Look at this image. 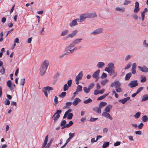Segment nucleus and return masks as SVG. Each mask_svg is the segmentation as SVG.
Returning <instances> with one entry per match:
<instances>
[{
  "label": "nucleus",
  "instance_id": "f257e3e1",
  "mask_svg": "<svg viewBox=\"0 0 148 148\" xmlns=\"http://www.w3.org/2000/svg\"><path fill=\"white\" fill-rule=\"evenodd\" d=\"M49 64V61L47 60H44L43 62L40 69V74L41 75H43L45 73Z\"/></svg>",
  "mask_w": 148,
  "mask_h": 148
},
{
  "label": "nucleus",
  "instance_id": "f03ea898",
  "mask_svg": "<svg viewBox=\"0 0 148 148\" xmlns=\"http://www.w3.org/2000/svg\"><path fill=\"white\" fill-rule=\"evenodd\" d=\"M81 48V46H79L77 47H75L72 49H68L66 50V51H68V50H69V52H66L65 53L63 54H62V55L60 56H59V58L60 59H62L64 58V56L69 54L70 53H72L74 52V51L79 49H80Z\"/></svg>",
  "mask_w": 148,
  "mask_h": 148
},
{
  "label": "nucleus",
  "instance_id": "7ed1b4c3",
  "mask_svg": "<svg viewBox=\"0 0 148 148\" xmlns=\"http://www.w3.org/2000/svg\"><path fill=\"white\" fill-rule=\"evenodd\" d=\"M82 39V38L76 39L69 45L67 48L69 49H71L73 47L76 45L80 43Z\"/></svg>",
  "mask_w": 148,
  "mask_h": 148
},
{
  "label": "nucleus",
  "instance_id": "20e7f679",
  "mask_svg": "<svg viewBox=\"0 0 148 148\" xmlns=\"http://www.w3.org/2000/svg\"><path fill=\"white\" fill-rule=\"evenodd\" d=\"M53 90V88L52 87L48 86L44 87L42 89V91L44 93L45 96L46 97H47V93H50V91Z\"/></svg>",
  "mask_w": 148,
  "mask_h": 148
},
{
  "label": "nucleus",
  "instance_id": "39448f33",
  "mask_svg": "<svg viewBox=\"0 0 148 148\" xmlns=\"http://www.w3.org/2000/svg\"><path fill=\"white\" fill-rule=\"evenodd\" d=\"M61 110H58L53 115L52 118L55 121H56L60 117V114L61 113Z\"/></svg>",
  "mask_w": 148,
  "mask_h": 148
},
{
  "label": "nucleus",
  "instance_id": "423d86ee",
  "mask_svg": "<svg viewBox=\"0 0 148 148\" xmlns=\"http://www.w3.org/2000/svg\"><path fill=\"white\" fill-rule=\"evenodd\" d=\"M121 84L118 80L114 81L113 82L111 85L110 87H113L114 86L115 88L120 87Z\"/></svg>",
  "mask_w": 148,
  "mask_h": 148
},
{
  "label": "nucleus",
  "instance_id": "0eeeda50",
  "mask_svg": "<svg viewBox=\"0 0 148 148\" xmlns=\"http://www.w3.org/2000/svg\"><path fill=\"white\" fill-rule=\"evenodd\" d=\"M138 84L136 80L131 81L129 84L128 86L130 88H133L138 86Z\"/></svg>",
  "mask_w": 148,
  "mask_h": 148
},
{
  "label": "nucleus",
  "instance_id": "6e6552de",
  "mask_svg": "<svg viewBox=\"0 0 148 148\" xmlns=\"http://www.w3.org/2000/svg\"><path fill=\"white\" fill-rule=\"evenodd\" d=\"M103 31V29L102 28H100L98 29L93 32H92L91 33V34H93L94 35H97L98 34H100Z\"/></svg>",
  "mask_w": 148,
  "mask_h": 148
},
{
  "label": "nucleus",
  "instance_id": "1a4fd4ad",
  "mask_svg": "<svg viewBox=\"0 0 148 148\" xmlns=\"http://www.w3.org/2000/svg\"><path fill=\"white\" fill-rule=\"evenodd\" d=\"M100 72V70H98L94 72L92 75V76L93 78L96 79V82L98 81L99 78V74Z\"/></svg>",
  "mask_w": 148,
  "mask_h": 148
},
{
  "label": "nucleus",
  "instance_id": "9d476101",
  "mask_svg": "<svg viewBox=\"0 0 148 148\" xmlns=\"http://www.w3.org/2000/svg\"><path fill=\"white\" fill-rule=\"evenodd\" d=\"M105 71L109 73L110 75L114 74V75L112 77V78L115 77L117 75V72H115L114 69L107 70V71Z\"/></svg>",
  "mask_w": 148,
  "mask_h": 148
},
{
  "label": "nucleus",
  "instance_id": "9b49d317",
  "mask_svg": "<svg viewBox=\"0 0 148 148\" xmlns=\"http://www.w3.org/2000/svg\"><path fill=\"white\" fill-rule=\"evenodd\" d=\"M109 113L106 112H103L102 113V116L104 117L108 118L111 120H112L113 119L112 117L110 116Z\"/></svg>",
  "mask_w": 148,
  "mask_h": 148
},
{
  "label": "nucleus",
  "instance_id": "f8f14e48",
  "mask_svg": "<svg viewBox=\"0 0 148 148\" xmlns=\"http://www.w3.org/2000/svg\"><path fill=\"white\" fill-rule=\"evenodd\" d=\"M138 67L139 69L142 72L146 73L148 72V68H147L146 66L141 67L139 66Z\"/></svg>",
  "mask_w": 148,
  "mask_h": 148
},
{
  "label": "nucleus",
  "instance_id": "ddd939ff",
  "mask_svg": "<svg viewBox=\"0 0 148 148\" xmlns=\"http://www.w3.org/2000/svg\"><path fill=\"white\" fill-rule=\"evenodd\" d=\"M86 15L87 16L88 18H92L97 17L96 13L95 12L86 13Z\"/></svg>",
  "mask_w": 148,
  "mask_h": 148
},
{
  "label": "nucleus",
  "instance_id": "4468645a",
  "mask_svg": "<svg viewBox=\"0 0 148 148\" xmlns=\"http://www.w3.org/2000/svg\"><path fill=\"white\" fill-rule=\"evenodd\" d=\"M114 69V64L112 63H109L108 65V67H106L105 69V71H107V70Z\"/></svg>",
  "mask_w": 148,
  "mask_h": 148
},
{
  "label": "nucleus",
  "instance_id": "2eb2a0df",
  "mask_svg": "<svg viewBox=\"0 0 148 148\" xmlns=\"http://www.w3.org/2000/svg\"><path fill=\"white\" fill-rule=\"evenodd\" d=\"M112 108V106L111 105L107 106L104 109V111L105 112H110L111 109Z\"/></svg>",
  "mask_w": 148,
  "mask_h": 148
},
{
  "label": "nucleus",
  "instance_id": "dca6fc26",
  "mask_svg": "<svg viewBox=\"0 0 148 148\" xmlns=\"http://www.w3.org/2000/svg\"><path fill=\"white\" fill-rule=\"evenodd\" d=\"M83 77V72L81 71L76 76L75 79L80 80L82 79Z\"/></svg>",
  "mask_w": 148,
  "mask_h": 148
},
{
  "label": "nucleus",
  "instance_id": "f3484780",
  "mask_svg": "<svg viewBox=\"0 0 148 148\" xmlns=\"http://www.w3.org/2000/svg\"><path fill=\"white\" fill-rule=\"evenodd\" d=\"M81 101V100L78 98H76L73 102L72 104L74 106H76L77 105L78 103Z\"/></svg>",
  "mask_w": 148,
  "mask_h": 148
},
{
  "label": "nucleus",
  "instance_id": "a211bd4d",
  "mask_svg": "<svg viewBox=\"0 0 148 148\" xmlns=\"http://www.w3.org/2000/svg\"><path fill=\"white\" fill-rule=\"evenodd\" d=\"M77 25V20L76 19H74L69 24L70 26L71 27Z\"/></svg>",
  "mask_w": 148,
  "mask_h": 148
},
{
  "label": "nucleus",
  "instance_id": "6ab92c4d",
  "mask_svg": "<svg viewBox=\"0 0 148 148\" xmlns=\"http://www.w3.org/2000/svg\"><path fill=\"white\" fill-rule=\"evenodd\" d=\"M130 99V97H128L127 98H125L123 99L119 100V102L121 103L122 104H124L127 101L129 100Z\"/></svg>",
  "mask_w": 148,
  "mask_h": 148
},
{
  "label": "nucleus",
  "instance_id": "aec40b11",
  "mask_svg": "<svg viewBox=\"0 0 148 148\" xmlns=\"http://www.w3.org/2000/svg\"><path fill=\"white\" fill-rule=\"evenodd\" d=\"M92 110L96 113L100 114L101 113V110L100 108L98 107H95L92 108Z\"/></svg>",
  "mask_w": 148,
  "mask_h": 148
},
{
  "label": "nucleus",
  "instance_id": "412c9836",
  "mask_svg": "<svg viewBox=\"0 0 148 148\" xmlns=\"http://www.w3.org/2000/svg\"><path fill=\"white\" fill-rule=\"evenodd\" d=\"M48 135L47 136L45 139L42 145V147L43 148H44L46 146L48 141Z\"/></svg>",
  "mask_w": 148,
  "mask_h": 148
},
{
  "label": "nucleus",
  "instance_id": "4be33fe9",
  "mask_svg": "<svg viewBox=\"0 0 148 148\" xmlns=\"http://www.w3.org/2000/svg\"><path fill=\"white\" fill-rule=\"evenodd\" d=\"M107 105V103L106 102H101L99 105V107L101 109Z\"/></svg>",
  "mask_w": 148,
  "mask_h": 148
},
{
  "label": "nucleus",
  "instance_id": "5701e85b",
  "mask_svg": "<svg viewBox=\"0 0 148 148\" xmlns=\"http://www.w3.org/2000/svg\"><path fill=\"white\" fill-rule=\"evenodd\" d=\"M105 63L102 62H99L97 64V66L99 68H102L105 65Z\"/></svg>",
  "mask_w": 148,
  "mask_h": 148
},
{
  "label": "nucleus",
  "instance_id": "b1692460",
  "mask_svg": "<svg viewBox=\"0 0 148 148\" xmlns=\"http://www.w3.org/2000/svg\"><path fill=\"white\" fill-rule=\"evenodd\" d=\"M87 16L86 15V13L85 14L82 16H80V21L82 22L86 18H88Z\"/></svg>",
  "mask_w": 148,
  "mask_h": 148
},
{
  "label": "nucleus",
  "instance_id": "393cba45",
  "mask_svg": "<svg viewBox=\"0 0 148 148\" xmlns=\"http://www.w3.org/2000/svg\"><path fill=\"white\" fill-rule=\"evenodd\" d=\"M115 10L116 11H119L120 12H123L125 11V9L124 8L121 7H116L115 8Z\"/></svg>",
  "mask_w": 148,
  "mask_h": 148
},
{
  "label": "nucleus",
  "instance_id": "a878e982",
  "mask_svg": "<svg viewBox=\"0 0 148 148\" xmlns=\"http://www.w3.org/2000/svg\"><path fill=\"white\" fill-rule=\"evenodd\" d=\"M148 99V94H146L143 95L141 100L142 101H144Z\"/></svg>",
  "mask_w": 148,
  "mask_h": 148
},
{
  "label": "nucleus",
  "instance_id": "bb28decb",
  "mask_svg": "<svg viewBox=\"0 0 148 148\" xmlns=\"http://www.w3.org/2000/svg\"><path fill=\"white\" fill-rule=\"evenodd\" d=\"M69 32V31L68 30H66L63 31L61 35V36H64L65 35L67 34Z\"/></svg>",
  "mask_w": 148,
  "mask_h": 148
},
{
  "label": "nucleus",
  "instance_id": "cd10ccee",
  "mask_svg": "<svg viewBox=\"0 0 148 148\" xmlns=\"http://www.w3.org/2000/svg\"><path fill=\"white\" fill-rule=\"evenodd\" d=\"M77 92H81L82 90V87L79 85L77 86L76 89Z\"/></svg>",
  "mask_w": 148,
  "mask_h": 148
},
{
  "label": "nucleus",
  "instance_id": "c85d7f7f",
  "mask_svg": "<svg viewBox=\"0 0 148 148\" xmlns=\"http://www.w3.org/2000/svg\"><path fill=\"white\" fill-rule=\"evenodd\" d=\"M83 90L86 93H88L90 92V89L88 88H87L86 87H84L83 88Z\"/></svg>",
  "mask_w": 148,
  "mask_h": 148
},
{
  "label": "nucleus",
  "instance_id": "c756f323",
  "mask_svg": "<svg viewBox=\"0 0 148 148\" xmlns=\"http://www.w3.org/2000/svg\"><path fill=\"white\" fill-rule=\"evenodd\" d=\"M131 75H132L131 73H127V74L125 77V80H129L130 79V77L131 76Z\"/></svg>",
  "mask_w": 148,
  "mask_h": 148
},
{
  "label": "nucleus",
  "instance_id": "7c9ffc66",
  "mask_svg": "<svg viewBox=\"0 0 148 148\" xmlns=\"http://www.w3.org/2000/svg\"><path fill=\"white\" fill-rule=\"evenodd\" d=\"M109 145V142H105L103 144L102 146L103 148H106Z\"/></svg>",
  "mask_w": 148,
  "mask_h": 148
},
{
  "label": "nucleus",
  "instance_id": "2f4dec72",
  "mask_svg": "<svg viewBox=\"0 0 148 148\" xmlns=\"http://www.w3.org/2000/svg\"><path fill=\"white\" fill-rule=\"evenodd\" d=\"M92 101V100L91 99L89 98L86 100L84 101L83 102L84 103L87 104L91 102Z\"/></svg>",
  "mask_w": 148,
  "mask_h": 148
},
{
  "label": "nucleus",
  "instance_id": "473e14b6",
  "mask_svg": "<svg viewBox=\"0 0 148 148\" xmlns=\"http://www.w3.org/2000/svg\"><path fill=\"white\" fill-rule=\"evenodd\" d=\"M108 79H105L104 80L101 81V84L103 85L104 86L106 83L108 82Z\"/></svg>",
  "mask_w": 148,
  "mask_h": 148
},
{
  "label": "nucleus",
  "instance_id": "72a5a7b5",
  "mask_svg": "<svg viewBox=\"0 0 148 148\" xmlns=\"http://www.w3.org/2000/svg\"><path fill=\"white\" fill-rule=\"evenodd\" d=\"M75 36L74 35H73L72 33L68 34L67 36L65 37V38L64 39V40L66 39L69 37H70L71 38H72Z\"/></svg>",
  "mask_w": 148,
  "mask_h": 148
},
{
  "label": "nucleus",
  "instance_id": "f704fd0d",
  "mask_svg": "<svg viewBox=\"0 0 148 148\" xmlns=\"http://www.w3.org/2000/svg\"><path fill=\"white\" fill-rule=\"evenodd\" d=\"M141 79L140 80V82H145L146 80V78L144 76H142L141 77Z\"/></svg>",
  "mask_w": 148,
  "mask_h": 148
},
{
  "label": "nucleus",
  "instance_id": "c9c22d12",
  "mask_svg": "<svg viewBox=\"0 0 148 148\" xmlns=\"http://www.w3.org/2000/svg\"><path fill=\"white\" fill-rule=\"evenodd\" d=\"M66 95V92H62L60 94L59 96V97L62 98L64 97Z\"/></svg>",
  "mask_w": 148,
  "mask_h": 148
},
{
  "label": "nucleus",
  "instance_id": "e433bc0d",
  "mask_svg": "<svg viewBox=\"0 0 148 148\" xmlns=\"http://www.w3.org/2000/svg\"><path fill=\"white\" fill-rule=\"evenodd\" d=\"M132 56V55H127L125 57V60L126 61H127L130 59Z\"/></svg>",
  "mask_w": 148,
  "mask_h": 148
},
{
  "label": "nucleus",
  "instance_id": "4c0bfd02",
  "mask_svg": "<svg viewBox=\"0 0 148 148\" xmlns=\"http://www.w3.org/2000/svg\"><path fill=\"white\" fill-rule=\"evenodd\" d=\"M58 103V98L57 97L55 96L54 99V104L55 105H56Z\"/></svg>",
  "mask_w": 148,
  "mask_h": 148
},
{
  "label": "nucleus",
  "instance_id": "58836bf2",
  "mask_svg": "<svg viewBox=\"0 0 148 148\" xmlns=\"http://www.w3.org/2000/svg\"><path fill=\"white\" fill-rule=\"evenodd\" d=\"M142 120L144 122L147 121L148 120V118L147 116L145 115L142 117Z\"/></svg>",
  "mask_w": 148,
  "mask_h": 148
},
{
  "label": "nucleus",
  "instance_id": "ea45409f",
  "mask_svg": "<svg viewBox=\"0 0 148 148\" xmlns=\"http://www.w3.org/2000/svg\"><path fill=\"white\" fill-rule=\"evenodd\" d=\"M25 78H22L21 79V82H20V84L21 85L23 86L25 83Z\"/></svg>",
  "mask_w": 148,
  "mask_h": 148
},
{
  "label": "nucleus",
  "instance_id": "a19ab883",
  "mask_svg": "<svg viewBox=\"0 0 148 148\" xmlns=\"http://www.w3.org/2000/svg\"><path fill=\"white\" fill-rule=\"evenodd\" d=\"M69 86L67 85L66 84H65L63 87V90L64 91H66L69 88Z\"/></svg>",
  "mask_w": 148,
  "mask_h": 148
},
{
  "label": "nucleus",
  "instance_id": "79ce46f5",
  "mask_svg": "<svg viewBox=\"0 0 148 148\" xmlns=\"http://www.w3.org/2000/svg\"><path fill=\"white\" fill-rule=\"evenodd\" d=\"M140 112H138L136 113L134 116L136 119L138 118L140 116Z\"/></svg>",
  "mask_w": 148,
  "mask_h": 148
},
{
  "label": "nucleus",
  "instance_id": "37998d69",
  "mask_svg": "<svg viewBox=\"0 0 148 148\" xmlns=\"http://www.w3.org/2000/svg\"><path fill=\"white\" fill-rule=\"evenodd\" d=\"M131 66V62L128 63L127 66L125 67L124 69L126 70L130 68Z\"/></svg>",
  "mask_w": 148,
  "mask_h": 148
},
{
  "label": "nucleus",
  "instance_id": "c03bdc74",
  "mask_svg": "<svg viewBox=\"0 0 148 148\" xmlns=\"http://www.w3.org/2000/svg\"><path fill=\"white\" fill-rule=\"evenodd\" d=\"M73 124V122L72 121H70L69 122V123L66 124V127H70Z\"/></svg>",
  "mask_w": 148,
  "mask_h": 148
},
{
  "label": "nucleus",
  "instance_id": "a18cd8bd",
  "mask_svg": "<svg viewBox=\"0 0 148 148\" xmlns=\"http://www.w3.org/2000/svg\"><path fill=\"white\" fill-rule=\"evenodd\" d=\"M7 86L10 88L11 86L12 82L11 80H9L7 82Z\"/></svg>",
  "mask_w": 148,
  "mask_h": 148
},
{
  "label": "nucleus",
  "instance_id": "49530a36",
  "mask_svg": "<svg viewBox=\"0 0 148 148\" xmlns=\"http://www.w3.org/2000/svg\"><path fill=\"white\" fill-rule=\"evenodd\" d=\"M73 116V114L72 113H69L67 116V119H72Z\"/></svg>",
  "mask_w": 148,
  "mask_h": 148
},
{
  "label": "nucleus",
  "instance_id": "de8ad7c7",
  "mask_svg": "<svg viewBox=\"0 0 148 148\" xmlns=\"http://www.w3.org/2000/svg\"><path fill=\"white\" fill-rule=\"evenodd\" d=\"M146 40H145L143 42V45L145 47L148 48V44L146 43Z\"/></svg>",
  "mask_w": 148,
  "mask_h": 148
},
{
  "label": "nucleus",
  "instance_id": "09e8293b",
  "mask_svg": "<svg viewBox=\"0 0 148 148\" xmlns=\"http://www.w3.org/2000/svg\"><path fill=\"white\" fill-rule=\"evenodd\" d=\"M75 135V133H70L69 134V136L70 138L71 139L73 138L74 137Z\"/></svg>",
  "mask_w": 148,
  "mask_h": 148
},
{
  "label": "nucleus",
  "instance_id": "8fccbe9b",
  "mask_svg": "<svg viewBox=\"0 0 148 148\" xmlns=\"http://www.w3.org/2000/svg\"><path fill=\"white\" fill-rule=\"evenodd\" d=\"M72 80L71 79L70 80H69L67 82V83L68 84V86L69 87H70L71 86L72 83Z\"/></svg>",
  "mask_w": 148,
  "mask_h": 148
},
{
  "label": "nucleus",
  "instance_id": "3c124183",
  "mask_svg": "<svg viewBox=\"0 0 148 148\" xmlns=\"http://www.w3.org/2000/svg\"><path fill=\"white\" fill-rule=\"evenodd\" d=\"M107 76V74H106L104 73H103L102 74V75L101 77V78L102 79H103V78H105Z\"/></svg>",
  "mask_w": 148,
  "mask_h": 148
},
{
  "label": "nucleus",
  "instance_id": "603ef678",
  "mask_svg": "<svg viewBox=\"0 0 148 148\" xmlns=\"http://www.w3.org/2000/svg\"><path fill=\"white\" fill-rule=\"evenodd\" d=\"M94 86V84L93 83H92L89 85L88 86V88L90 90Z\"/></svg>",
  "mask_w": 148,
  "mask_h": 148
},
{
  "label": "nucleus",
  "instance_id": "864d4df0",
  "mask_svg": "<svg viewBox=\"0 0 148 148\" xmlns=\"http://www.w3.org/2000/svg\"><path fill=\"white\" fill-rule=\"evenodd\" d=\"M115 90L116 91L118 92H120L122 91L121 88L120 87L115 88Z\"/></svg>",
  "mask_w": 148,
  "mask_h": 148
},
{
  "label": "nucleus",
  "instance_id": "5fc2aeb1",
  "mask_svg": "<svg viewBox=\"0 0 148 148\" xmlns=\"http://www.w3.org/2000/svg\"><path fill=\"white\" fill-rule=\"evenodd\" d=\"M143 87H141L139 88L136 91L137 93H139L143 89Z\"/></svg>",
  "mask_w": 148,
  "mask_h": 148
},
{
  "label": "nucleus",
  "instance_id": "6e6d98bb",
  "mask_svg": "<svg viewBox=\"0 0 148 148\" xmlns=\"http://www.w3.org/2000/svg\"><path fill=\"white\" fill-rule=\"evenodd\" d=\"M4 102L5 105H9L10 103V101L8 99H6V101H5Z\"/></svg>",
  "mask_w": 148,
  "mask_h": 148
},
{
  "label": "nucleus",
  "instance_id": "4d7b16f0",
  "mask_svg": "<svg viewBox=\"0 0 148 148\" xmlns=\"http://www.w3.org/2000/svg\"><path fill=\"white\" fill-rule=\"evenodd\" d=\"M121 142L119 141H117L114 144V145L115 146H116L120 145Z\"/></svg>",
  "mask_w": 148,
  "mask_h": 148
},
{
  "label": "nucleus",
  "instance_id": "13d9d810",
  "mask_svg": "<svg viewBox=\"0 0 148 148\" xmlns=\"http://www.w3.org/2000/svg\"><path fill=\"white\" fill-rule=\"evenodd\" d=\"M2 69L0 70V72L2 74H3L5 73V69L3 66H2Z\"/></svg>",
  "mask_w": 148,
  "mask_h": 148
},
{
  "label": "nucleus",
  "instance_id": "bf43d9fd",
  "mask_svg": "<svg viewBox=\"0 0 148 148\" xmlns=\"http://www.w3.org/2000/svg\"><path fill=\"white\" fill-rule=\"evenodd\" d=\"M143 126V124L142 123H141L138 126V128L139 129H140L142 128Z\"/></svg>",
  "mask_w": 148,
  "mask_h": 148
},
{
  "label": "nucleus",
  "instance_id": "052dcab7",
  "mask_svg": "<svg viewBox=\"0 0 148 148\" xmlns=\"http://www.w3.org/2000/svg\"><path fill=\"white\" fill-rule=\"evenodd\" d=\"M66 123V121L65 120H63L61 122L60 125L61 126H62L63 125H65Z\"/></svg>",
  "mask_w": 148,
  "mask_h": 148
},
{
  "label": "nucleus",
  "instance_id": "680f3d73",
  "mask_svg": "<svg viewBox=\"0 0 148 148\" xmlns=\"http://www.w3.org/2000/svg\"><path fill=\"white\" fill-rule=\"evenodd\" d=\"M100 93L99 91L97 90H95L94 91V94L95 95H97Z\"/></svg>",
  "mask_w": 148,
  "mask_h": 148
},
{
  "label": "nucleus",
  "instance_id": "e2e57ef3",
  "mask_svg": "<svg viewBox=\"0 0 148 148\" xmlns=\"http://www.w3.org/2000/svg\"><path fill=\"white\" fill-rule=\"evenodd\" d=\"M72 104V103L71 102H67L66 103V107H68L69 106H70Z\"/></svg>",
  "mask_w": 148,
  "mask_h": 148
},
{
  "label": "nucleus",
  "instance_id": "0e129e2a",
  "mask_svg": "<svg viewBox=\"0 0 148 148\" xmlns=\"http://www.w3.org/2000/svg\"><path fill=\"white\" fill-rule=\"evenodd\" d=\"M130 2H131V1H128L127 0H125V2L123 3V5H127V4L130 3Z\"/></svg>",
  "mask_w": 148,
  "mask_h": 148
},
{
  "label": "nucleus",
  "instance_id": "69168bd1",
  "mask_svg": "<svg viewBox=\"0 0 148 148\" xmlns=\"http://www.w3.org/2000/svg\"><path fill=\"white\" fill-rule=\"evenodd\" d=\"M78 31L77 30H74L71 33L74 36H75L77 33Z\"/></svg>",
  "mask_w": 148,
  "mask_h": 148
},
{
  "label": "nucleus",
  "instance_id": "338daca9",
  "mask_svg": "<svg viewBox=\"0 0 148 148\" xmlns=\"http://www.w3.org/2000/svg\"><path fill=\"white\" fill-rule=\"evenodd\" d=\"M139 10V9L138 8H135L134 10V13H136Z\"/></svg>",
  "mask_w": 148,
  "mask_h": 148
},
{
  "label": "nucleus",
  "instance_id": "774afa93",
  "mask_svg": "<svg viewBox=\"0 0 148 148\" xmlns=\"http://www.w3.org/2000/svg\"><path fill=\"white\" fill-rule=\"evenodd\" d=\"M135 133L136 135H140L141 134V132L140 131H136L135 132Z\"/></svg>",
  "mask_w": 148,
  "mask_h": 148
}]
</instances>
